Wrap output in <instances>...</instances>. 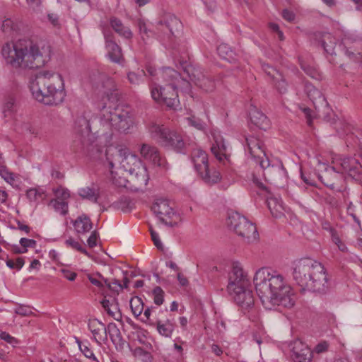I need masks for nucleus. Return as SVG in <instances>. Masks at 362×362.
<instances>
[{
	"label": "nucleus",
	"mask_w": 362,
	"mask_h": 362,
	"mask_svg": "<svg viewBox=\"0 0 362 362\" xmlns=\"http://www.w3.org/2000/svg\"><path fill=\"white\" fill-rule=\"evenodd\" d=\"M253 282L265 309L272 310L276 306L291 308L294 305L293 291L279 272L262 267L255 272Z\"/></svg>",
	"instance_id": "1"
},
{
	"label": "nucleus",
	"mask_w": 362,
	"mask_h": 362,
	"mask_svg": "<svg viewBox=\"0 0 362 362\" xmlns=\"http://www.w3.org/2000/svg\"><path fill=\"white\" fill-rule=\"evenodd\" d=\"M293 281L303 291L325 293L329 287L325 266L309 257L295 260L291 266Z\"/></svg>",
	"instance_id": "2"
},
{
	"label": "nucleus",
	"mask_w": 362,
	"mask_h": 362,
	"mask_svg": "<svg viewBox=\"0 0 362 362\" xmlns=\"http://www.w3.org/2000/svg\"><path fill=\"white\" fill-rule=\"evenodd\" d=\"M29 87L33 98L47 105H59L66 97L64 80L58 73L40 72Z\"/></svg>",
	"instance_id": "3"
},
{
	"label": "nucleus",
	"mask_w": 362,
	"mask_h": 362,
	"mask_svg": "<svg viewBox=\"0 0 362 362\" xmlns=\"http://www.w3.org/2000/svg\"><path fill=\"white\" fill-rule=\"evenodd\" d=\"M2 56L6 64L13 69H37L45 64L38 47L33 42L20 40L6 43L2 47Z\"/></svg>",
	"instance_id": "4"
},
{
	"label": "nucleus",
	"mask_w": 362,
	"mask_h": 362,
	"mask_svg": "<svg viewBox=\"0 0 362 362\" xmlns=\"http://www.w3.org/2000/svg\"><path fill=\"white\" fill-rule=\"evenodd\" d=\"M245 143L251 157L265 171L267 180L277 187H283L287 180V172L282 164L269 166V158L266 156L261 140L254 136L245 138Z\"/></svg>",
	"instance_id": "5"
},
{
	"label": "nucleus",
	"mask_w": 362,
	"mask_h": 362,
	"mask_svg": "<svg viewBox=\"0 0 362 362\" xmlns=\"http://www.w3.org/2000/svg\"><path fill=\"white\" fill-rule=\"evenodd\" d=\"M138 27L143 39H144L143 35L150 37L155 34L163 45L165 47L175 49L176 39L182 28V23L175 16L168 14L162 20L157 22L156 33L148 29L146 23L141 20L139 21Z\"/></svg>",
	"instance_id": "6"
},
{
	"label": "nucleus",
	"mask_w": 362,
	"mask_h": 362,
	"mask_svg": "<svg viewBox=\"0 0 362 362\" xmlns=\"http://www.w3.org/2000/svg\"><path fill=\"white\" fill-rule=\"evenodd\" d=\"M103 127L102 134L107 130H116L126 133L133 126L134 119L132 113L122 107H111L103 105L98 117L93 121Z\"/></svg>",
	"instance_id": "7"
},
{
	"label": "nucleus",
	"mask_w": 362,
	"mask_h": 362,
	"mask_svg": "<svg viewBox=\"0 0 362 362\" xmlns=\"http://www.w3.org/2000/svg\"><path fill=\"white\" fill-rule=\"evenodd\" d=\"M249 286V279L243 268L238 264L233 265L229 274L227 291L243 309H249L254 305V296Z\"/></svg>",
	"instance_id": "8"
},
{
	"label": "nucleus",
	"mask_w": 362,
	"mask_h": 362,
	"mask_svg": "<svg viewBox=\"0 0 362 362\" xmlns=\"http://www.w3.org/2000/svg\"><path fill=\"white\" fill-rule=\"evenodd\" d=\"M74 131L79 136L80 143L76 151H82L95 159L100 158L103 150L91 132L90 121L86 117L79 115L76 117L74 122Z\"/></svg>",
	"instance_id": "9"
},
{
	"label": "nucleus",
	"mask_w": 362,
	"mask_h": 362,
	"mask_svg": "<svg viewBox=\"0 0 362 362\" xmlns=\"http://www.w3.org/2000/svg\"><path fill=\"white\" fill-rule=\"evenodd\" d=\"M151 136L161 145L170 147L177 153H185V143L181 136L164 125L152 124L148 128Z\"/></svg>",
	"instance_id": "10"
},
{
	"label": "nucleus",
	"mask_w": 362,
	"mask_h": 362,
	"mask_svg": "<svg viewBox=\"0 0 362 362\" xmlns=\"http://www.w3.org/2000/svg\"><path fill=\"white\" fill-rule=\"evenodd\" d=\"M228 227L247 243H252L259 238L256 226L245 216L235 212L229 215Z\"/></svg>",
	"instance_id": "11"
},
{
	"label": "nucleus",
	"mask_w": 362,
	"mask_h": 362,
	"mask_svg": "<svg viewBox=\"0 0 362 362\" xmlns=\"http://www.w3.org/2000/svg\"><path fill=\"white\" fill-rule=\"evenodd\" d=\"M192 160L196 171L204 182L212 185L221 180L220 173L209 168L208 156L205 151L194 149L192 153Z\"/></svg>",
	"instance_id": "12"
},
{
	"label": "nucleus",
	"mask_w": 362,
	"mask_h": 362,
	"mask_svg": "<svg viewBox=\"0 0 362 362\" xmlns=\"http://www.w3.org/2000/svg\"><path fill=\"white\" fill-rule=\"evenodd\" d=\"M151 93L155 101L168 107L175 109L180 105L177 91L171 82H165L164 86L154 84L151 87Z\"/></svg>",
	"instance_id": "13"
},
{
	"label": "nucleus",
	"mask_w": 362,
	"mask_h": 362,
	"mask_svg": "<svg viewBox=\"0 0 362 362\" xmlns=\"http://www.w3.org/2000/svg\"><path fill=\"white\" fill-rule=\"evenodd\" d=\"M332 165H333L342 175L346 173L356 181L359 182H362V165L356 158L351 157L334 158H333Z\"/></svg>",
	"instance_id": "14"
},
{
	"label": "nucleus",
	"mask_w": 362,
	"mask_h": 362,
	"mask_svg": "<svg viewBox=\"0 0 362 362\" xmlns=\"http://www.w3.org/2000/svg\"><path fill=\"white\" fill-rule=\"evenodd\" d=\"M185 64L186 63L182 64L184 71L197 86L205 92L212 91L215 88V82L201 69Z\"/></svg>",
	"instance_id": "15"
},
{
	"label": "nucleus",
	"mask_w": 362,
	"mask_h": 362,
	"mask_svg": "<svg viewBox=\"0 0 362 362\" xmlns=\"http://www.w3.org/2000/svg\"><path fill=\"white\" fill-rule=\"evenodd\" d=\"M152 210L166 226L175 227L177 225L176 221H168V219L171 220L173 217L177 216L176 212L173 206H170L168 200L164 199H157L152 206Z\"/></svg>",
	"instance_id": "16"
},
{
	"label": "nucleus",
	"mask_w": 362,
	"mask_h": 362,
	"mask_svg": "<svg viewBox=\"0 0 362 362\" xmlns=\"http://www.w3.org/2000/svg\"><path fill=\"white\" fill-rule=\"evenodd\" d=\"M318 177L321 182L331 189L337 192L342 190L339 185L343 182L344 175L333 165L326 167Z\"/></svg>",
	"instance_id": "17"
},
{
	"label": "nucleus",
	"mask_w": 362,
	"mask_h": 362,
	"mask_svg": "<svg viewBox=\"0 0 362 362\" xmlns=\"http://www.w3.org/2000/svg\"><path fill=\"white\" fill-rule=\"evenodd\" d=\"M101 28L110 59L113 62L121 63L123 61L122 49L115 42L113 33L105 25H101Z\"/></svg>",
	"instance_id": "18"
},
{
	"label": "nucleus",
	"mask_w": 362,
	"mask_h": 362,
	"mask_svg": "<svg viewBox=\"0 0 362 362\" xmlns=\"http://www.w3.org/2000/svg\"><path fill=\"white\" fill-rule=\"evenodd\" d=\"M162 77L165 82H171L175 85V90H180L186 93H190L191 84L189 81L181 77L180 73L175 69L167 67L162 71Z\"/></svg>",
	"instance_id": "19"
},
{
	"label": "nucleus",
	"mask_w": 362,
	"mask_h": 362,
	"mask_svg": "<svg viewBox=\"0 0 362 362\" xmlns=\"http://www.w3.org/2000/svg\"><path fill=\"white\" fill-rule=\"evenodd\" d=\"M291 351V357L294 362H310L313 354L307 344L299 339H296L289 344Z\"/></svg>",
	"instance_id": "20"
},
{
	"label": "nucleus",
	"mask_w": 362,
	"mask_h": 362,
	"mask_svg": "<svg viewBox=\"0 0 362 362\" xmlns=\"http://www.w3.org/2000/svg\"><path fill=\"white\" fill-rule=\"evenodd\" d=\"M129 186L128 189L132 192H139L147 185L149 180L146 168L144 165L136 170L134 173H129Z\"/></svg>",
	"instance_id": "21"
},
{
	"label": "nucleus",
	"mask_w": 362,
	"mask_h": 362,
	"mask_svg": "<svg viewBox=\"0 0 362 362\" xmlns=\"http://www.w3.org/2000/svg\"><path fill=\"white\" fill-rule=\"evenodd\" d=\"M139 151L141 156L151 162L154 165L165 168L167 162L165 159L161 157L159 151L155 146L147 144H143L139 147Z\"/></svg>",
	"instance_id": "22"
},
{
	"label": "nucleus",
	"mask_w": 362,
	"mask_h": 362,
	"mask_svg": "<svg viewBox=\"0 0 362 362\" xmlns=\"http://www.w3.org/2000/svg\"><path fill=\"white\" fill-rule=\"evenodd\" d=\"M127 148L122 146H110L105 150V157L110 168H120L121 160L125 155Z\"/></svg>",
	"instance_id": "23"
},
{
	"label": "nucleus",
	"mask_w": 362,
	"mask_h": 362,
	"mask_svg": "<svg viewBox=\"0 0 362 362\" xmlns=\"http://www.w3.org/2000/svg\"><path fill=\"white\" fill-rule=\"evenodd\" d=\"M212 136L214 139V143L211 148L212 153L220 161L223 159L228 160L229 154L224 139L219 133H214Z\"/></svg>",
	"instance_id": "24"
},
{
	"label": "nucleus",
	"mask_w": 362,
	"mask_h": 362,
	"mask_svg": "<svg viewBox=\"0 0 362 362\" xmlns=\"http://www.w3.org/2000/svg\"><path fill=\"white\" fill-rule=\"evenodd\" d=\"M305 91L308 97L313 102L315 109L320 107H328V103L320 90L316 88L313 85L306 83L305 85Z\"/></svg>",
	"instance_id": "25"
},
{
	"label": "nucleus",
	"mask_w": 362,
	"mask_h": 362,
	"mask_svg": "<svg viewBox=\"0 0 362 362\" xmlns=\"http://www.w3.org/2000/svg\"><path fill=\"white\" fill-rule=\"evenodd\" d=\"M122 165L120 168L123 169L129 173H134L140 167L144 166L139 157L129 152L127 148L125 155L121 160Z\"/></svg>",
	"instance_id": "26"
},
{
	"label": "nucleus",
	"mask_w": 362,
	"mask_h": 362,
	"mask_svg": "<svg viewBox=\"0 0 362 362\" xmlns=\"http://www.w3.org/2000/svg\"><path fill=\"white\" fill-rule=\"evenodd\" d=\"M109 23L113 30L119 36L126 39H129L132 37V33L130 29L125 26L122 20L115 16H111L109 19Z\"/></svg>",
	"instance_id": "27"
},
{
	"label": "nucleus",
	"mask_w": 362,
	"mask_h": 362,
	"mask_svg": "<svg viewBox=\"0 0 362 362\" xmlns=\"http://www.w3.org/2000/svg\"><path fill=\"white\" fill-rule=\"evenodd\" d=\"M252 123L261 129H267L269 127V120L260 110L253 107L250 112Z\"/></svg>",
	"instance_id": "28"
},
{
	"label": "nucleus",
	"mask_w": 362,
	"mask_h": 362,
	"mask_svg": "<svg viewBox=\"0 0 362 362\" xmlns=\"http://www.w3.org/2000/svg\"><path fill=\"white\" fill-rule=\"evenodd\" d=\"M74 227L77 233L85 234L92 229L93 223L88 216L83 214L75 220Z\"/></svg>",
	"instance_id": "29"
},
{
	"label": "nucleus",
	"mask_w": 362,
	"mask_h": 362,
	"mask_svg": "<svg viewBox=\"0 0 362 362\" xmlns=\"http://www.w3.org/2000/svg\"><path fill=\"white\" fill-rule=\"evenodd\" d=\"M154 325H156L158 332L165 337H171L175 329L174 323L169 319L164 321L157 320Z\"/></svg>",
	"instance_id": "30"
},
{
	"label": "nucleus",
	"mask_w": 362,
	"mask_h": 362,
	"mask_svg": "<svg viewBox=\"0 0 362 362\" xmlns=\"http://www.w3.org/2000/svg\"><path fill=\"white\" fill-rule=\"evenodd\" d=\"M75 340L81 352L84 355V356L93 361L98 362L97 358L95 357L93 353L90 344L88 340L81 341L78 337H75Z\"/></svg>",
	"instance_id": "31"
},
{
	"label": "nucleus",
	"mask_w": 362,
	"mask_h": 362,
	"mask_svg": "<svg viewBox=\"0 0 362 362\" xmlns=\"http://www.w3.org/2000/svg\"><path fill=\"white\" fill-rule=\"evenodd\" d=\"M88 327L93 335V340L97 344H100L97 337H99L101 331L105 332V329L106 328L105 325L97 319H92L88 320Z\"/></svg>",
	"instance_id": "32"
},
{
	"label": "nucleus",
	"mask_w": 362,
	"mask_h": 362,
	"mask_svg": "<svg viewBox=\"0 0 362 362\" xmlns=\"http://www.w3.org/2000/svg\"><path fill=\"white\" fill-rule=\"evenodd\" d=\"M352 42L351 38L349 36L345 37L343 41L344 49L345 54L352 60L358 59L361 57V51L359 49H356L355 47H352L350 46V44Z\"/></svg>",
	"instance_id": "33"
},
{
	"label": "nucleus",
	"mask_w": 362,
	"mask_h": 362,
	"mask_svg": "<svg viewBox=\"0 0 362 362\" xmlns=\"http://www.w3.org/2000/svg\"><path fill=\"white\" fill-rule=\"evenodd\" d=\"M103 94L105 95L108 100H114L117 99V93L115 82L111 78H107L104 81L103 85Z\"/></svg>",
	"instance_id": "34"
},
{
	"label": "nucleus",
	"mask_w": 362,
	"mask_h": 362,
	"mask_svg": "<svg viewBox=\"0 0 362 362\" xmlns=\"http://www.w3.org/2000/svg\"><path fill=\"white\" fill-rule=\"evenodd\" d=\"M218 54L223 59L233 62L235 61V52L231 49L228 45L222 43L217 47Z\"/></svg>",
	"instance_id": "35"
},
{
	"label": "nucleus",
	"mask_w": 362,
	"mask_h": 362,
	"mask_svg": "<svg viewBox=\"0 0 362 362\" xmlns=\"http://www.w3.org/2000/svg\"><path fill=\"white\" fill-rule=\"evenodd\" d=\"M267 203V206L273 216L278 218L283 214V206L276 198L268 197Z\"/></svg>",
	"instance_id": "36"
},
{
	"label": "nucleus",
	"mask_w": 362,
	"mask_h": 362,
	"mask_svg": "<svg viewBox=\"0 0 362 362\" xmlns=\"http://www.w3.org/2000/svg\"><path fill=\"white\" fill-rule=\"evenodd\" d=\"M78 195L82 199H88L94 202H98V195L96 193V189L93 187H86L78 189Z\"/></svg>",
	"instance_id": "37"
},
{
	"label": "nucleus",
	"mask_w": 362,
	"mask_h": 362,
	"mask_svg": "<svg viewBox=\"0 0 362 362\" xmlns=\"http://www.w3.org/2000/svg\"><path fill=\"white\" fill-rule=\"evenodd\" d=\"M105 334L106 337L109 335L112 341L114 343L122 339L120 330L115 323L108 324L107 327L105 329Z\"/></svg>",
	"instance_id": "38"
},
{
	"label": "nucleus",
	"mask_w": 362,
	"mask_h": 362,
	"mask_svg": "<svg viewBox=\"0 0 362 362\" xmlns=\"http://www.w3.org/2000/svg\"><path fill=\"white\" fill-rule=\"evenodd\" d=\"M112 206L124 212H129L132 208V202L126 197H121L118 201L113 202Z\"/></svg>",
	"instance_id": "39"
},
{
	"label": "nucleus",
	"mask_w": 362,
	"mask_h": 362,
	"mask_svg": "<svg viewBox=\"0 0 362 362\" xmlns=\"http://www.w3.org/2000/svg\"><path fill=\"white\" fill-rule=\"evenodd\" d=\"M49 205L62 215L64 216L68 213V203L66 201L54 199L50 201Z\"/></svg>",
	"instance_id": "40"
},
{
	"label": "nucleus",
	"mask_w": 362,
	"mask_h": 362,
	"mask_svg": "<svg viewBox=\"0 0 362 362\" xmlns=\"http://www.w3.org/2000/svg\"><path fill=\"white\" fill-rule=\"evenodd\" d=\"M130 308L133 315L135 317H139L143 312L144 303L142 300L139 297L132 298L130 300Z\"/></svg>",
	"instance_id": "41"
},
{
	"label": "nucleus",
	"mask_w": 362,
	"mask_h": 362,
	"mask_svg": "<svg viewBox=\"0 0 362 362\" xmlns=\"http://www.w3.org/2000/svg\"><path fill=\"white\" fill-rule=\"evenodd\" d=\"M45 192L40 188H30L26 192V197L30 202H37L42 199Z\"/></svg>",
	"instance_id": "42"
},
{
	"label": "nucleus",
	"mask_w": 362,
	"mask_h": 362,
	"mask_svg": "<svg viewBox=\"0 0 362 362\" xmlns=\"http://www.w3.org/2000/svg\"><path fill=\"white\" fill-rule=\"evenodd\" d=\"M111 179L112 183L118 187H124L128 189L129 186V178L127 179L122 176H117V173L114 171H111Z\"/></svg>",
	"instance_id": "43"
},
{
	"label": "nucleus",
	"mask_w": 362,
	"mask_h": 362,
	"mask_svg": "<svg viewBox=\"0 0 362 362\" xmlns=\"http://www.w3.org/2000/svg\"><path fill=\"white\" fill-rule=\"evenodd\" d=\"M134 355L143 362H151L153 360V356L151 353L141 347L135 348Z\"/></svg>",
	"instance_id": "44"
},
{
	"label": "nucleus",
	"mask_w": 362,
	"mask_h": 362,
	"mask_svg": "<svg viewBox=\"0 0 362 362\" xmlns=\"http://www.w3.org/2000/svg\"><path fill=\"white\" fill-rule=\"evenodd\" d=\"M145 72L141 70L138 73L135 72H129L128 74V80L129 81L134 85H139L141 83L144 82L145 78Z\"/></svg>",
	"instance_id": "45"
},
{
	"label": "nucleus",
	"mask_w": 362,
	"mask_h": 362,
	"mask_svg": "<svg viewBox=\"0 0 362 362\" xmlns=\"http://www.w3.org/2000/svg\"><path fill=\"white\" fill-rule=\"evenodd\" d=\"M325 39L329 40V42L327 43L325 40H323L322 42V46L327 54L332 55L333 54H334V47L336 42L330 34L326 35L325 36Z\"/></svg>",
	"instance_id": "46"
},
{
	"label": "nucleus",
	"mask_w": 362,
	"mask_h": 362,
	"mask_svg": "<svg viewBox=\"0 0 362 362\" xmlns=\"http://www.w3.org/2000/svg\"><path fill=\"white\" fill-rule=\"evenodd\" d=\"M97 276L103 281V282L110 289L117 292H119V291L123 289V286L117 279H113L112 282L110 283L108 282L107 279L104 278L100 273H98Z\"/></svg>",
	"instance_id": "47"
},
{
	"label": "nucleus",
	"mask_w": 362,
	"mask_h": 362,
	"mask_svg": "<svg viewBox=\"0 0 362 362\" xmlns=\"http://www.w3.org/2000/svg\"><path fill=\"white\" fill-rule=\"evenodd\" d=\"M65 244L67 247H69L74 250L80 251L81 252L86 255L87 256H90L89 253L87 252L86 249L83 247V246L78 242L76 241L74 238H69L65 241Z\"/></svg>",
	"instance_id": "48"
},
{
	"label": "nucleus",
	"mask_w": 362,
	"mask_h": 362,
	"mask_svg": "<svg viewBox=\"0 0 362 362\" xmlns=\"http://www.w3.org/2000/svg\"><path fill=\"white\" fill-rule=\"evenodd\" d=\"M154 303L160 305L164 301V291L160 286H156L152 291Z\"/></svg>",
	"instance_id": "49"
},
{
	"label": "nucleus",
	"mask_w": 362,
	"mask_h": 362,
	"mask_svg": "<svg viewBox=\"0 0 362 362\" xmlns=\"http://www.w3.org/2000/svg\"><path fill=\"white\" fill-rule=\"evenodd\" d=\"M185 120L189 126L194 127L199 130H202L205 127V123L202 119L194 115L185 118Z\"/></svg>",
	"instance_id": "50"
},
{
	"label": "nucleus",
	"mask_w": 362,
	"mask_h": 362,
	"mask_svg": "<svg viewBox=\"0 0 362 362\" xmlns=\"http://www.w3.org/2000/svg\"><path fill=\"white\" fill-rule=\"evenodd\" d=\"M15 110L16 107L14 100L13 98H9L4 105L3 113L4 115V117H11Z\"/></svg>",
	"instance_id": "51"
},
{
	"label": "nucleus",
	"mask_w": 362,
	"mask_h": 362,
	"mask_svg": "<svg viewBox=\"0 0 362 362\" xmlns=\"http://www.w3.org/2000/svg\"><path fill=\"white\" fill-rule=\"evenodd\" d=\"M6 263L9 268L20 270L23 267L25 261L23 257H18L16 259H8Z\"/></svg>",
	"instance_id": "52"
},
{
	"label": "nucleus",
	"mask_w": 362,
	"mask_h": 362,
	"mask_svg": "<svg viewBox=\"0 0 362 362\" xmlns=\"http://www.w3.org/2000/svg\"><path fill=\"white\" fill-rule=\"evenodd\" d=\"M0 176L8 183L13 185L15 184L16 176L13 173L10 172L7 168H3L0 171Z\"/></svg>",
	"instance_id": "53"
},
{
	"label": "nucleus",
	"mask_w": 362,
	"mask_h": 362,
	"mask_svg": "<svg viewBox=\"0 0 362 362\" xmlns=\"http://www.w3.org/2000/svg\"><path fill=\"white\" fill-rule=\"evenodd\" d=\"M57 199L62 201H66L70 197V192L67 189L58 188L54 191Z\"/></svg>",
	"instance_id": "54"
},
{
	"label": "nucleus",
	"mask_w": 362,
	"mask_h": 362,
	"mask_svg": "<svg viewBox=\"0 0 362 362\" xmlns=\"http://www.w3.org/2000/svg\"><path fill=\"white\" fill-rule=\"evenodd\" d=\"M252 182L253 185L260 190L269 193L268 187L255 174H252Z\"/></svg>",
	"instance_id": "55"
},
{
	"label": "nucleus",
	"mask_w": 362,
	"mask_h": 362,
	"mask_svg": "<svg viewBox=\"0 0 362 362\" xmlns=\"http://www.w3.org/2000/svg\"><path fill=\"white\" fill-rule=\"evenodd\" d=\"M20 245L23 247V248H25L28 250L30 248H35L37 245V242L33 239H28L25 238H22L20 240Z\"/></svg>",
	"instance_id": "56"
},
{
	"label": "nucleus",
	"mask_w": 362,
	"mask_h": 362,
	"mask_svg": "<svg viewBox=\"0 0 362 362\" xmlns=\"http://www.w3.org/2000/svg\"><path fill=\"white\" fill-rule=\"evenodd\" d=\"M97 274L98 273L94 274H88V279H89L92 284L95 285L98 288H102L103 287L104 285L103 283V281L97 276Z\"/></svg>",
	"instance_id": "57"
},
{
	"label": "nucleus",
	"mask_w": 362,
	"mask_h": 362,
	"mask_svg": "<svg viewBox=\"0 0 362 362\" xmlns=\"http://www.w3.org/2000/svg\"><path fill=\"white\" fill-rule=\"evenodd\" d=\"M14 28L13 22L10 18H6L3 21L1 29L4 33H8L13 30Z\"/></svg>",
	"instance_id": "58"
},
{
	"label": "nucleus",
	"mask_w": 362,
	"mask_h": 362,
	"mask_svg": "<svg viewBox=\"0 0 362 362\" xmlns=\"http://www.w3.org/2000/svg\"><path fill=\"white\" fill-rule=\"evenodd\" d=\"M15 313L19 315L28 316L32 314L30 308L25 305H18L15 308Z\"/></svg>",
	"instance_id": "59"
},
{
	"label": "nucleus",
	"mask_w": 362,
	"mask_h": 362,
	"mask_svg": "<svg viewBox=\"0 0 362 362\" xmlns=\"http://www.w3.org/2000/svg\"><path fill=\"white\" fill-rule=\"evenodd\" d=\"M150 231H151V238H152V240L153 241L154 245H156V247L158 249L162 250L163 246V244L159 238L158 234L156 232H155L153 230H152L151 228L150 229Z\"/></svg>",
	"instance_id": "60"
},
{
	"label": "nucleus",
	"mask_w": 362,
	"mask_h": 362,
	"mask_svg": "<svg viewBox=\"0 0 362 362\" xmlns=\"http://www.w3.org/2000/svg\"><path fill=\"white\" fill-rule=\"evenodd\" d=\"M101 304L109 315L113 317L116 320H118V317H115V312L110 309V306H113V305L110 303V300H103Z\"/></svg>",
	"instance_id": "61"
},
{
	"label": "nucleus",
	"mask_w": 362,
	"mask_h": 362,
	"mask_svg": "<svg viewBox=\"0 0 362 362\" xmlns=\"http://www.w3.org/2000/svg\"><path fill=\"white\" fill-rule=\"evenodd\" d=\"M60 272L63 274L64 278L71 281H74L77 276L76 273L64 268L61 269Z\"/></svg>",
	"instance_id": "62"
},
{
	"label": "nucleus",
	"mask_w": 362,
	"mask_h": 362,
	"mask_svg": "<svg viewBox=\"0 0 362 362\" xmlns=\"http://www.w3.org/2000/svg\"><path fill=\"white\" fill-rule=\"evenodd\" d=\"M275 86L280 93H284L287 90V83L284 79L278 80Z\"/></svg>",
	"instance_id": "63"
},
{
	"label": "nucleus",
	"mask_w": 362,
	"mask_h": 362,
	"mask_svg": "<svg viewBox=\"0 0 362 362\" xmlns=\"http://www.w3.org/2000/svg\"><path fill=\"white\" fill-rule=\"evenodd\" d=\"M0 339L11 344H14L17 343V340L14 337H13L8 333L5 332H1L0 334Z\"/></svg>",
	"instance_id": "64"
}]
</instances>
